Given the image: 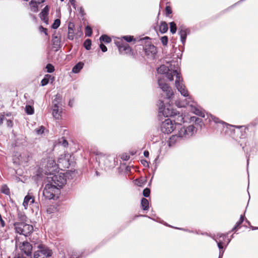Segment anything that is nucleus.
Returning a JSON list of instances; mask_svg holds the SVG:
<instances>
[{
    "mask_svg": "<svg viewBox=\"0 0 258 258\" xmlns=\"http://www.w3.org/2000/svg\"><path fill=\"white\" fill-rule=\"evenodd\" d=\"M18 218L22 222H24L26 220L27 217L23 213L19 212L18 214Z\"/></svg>",
    "mask_w": 258,
    "mask_h": 258,
    "instance_id": "36",
    "label": "nucleus"
},
{
    "mask_svg": "<svg viewBox=\"0 0 258 258\" xmlns=\"http://www.w3.org/2000/svg\"><path fill=\"white\" fill-rule=\"evenodd\" d=\"M14 258H26L20 254L16 255Z\"/></svg>",
    "mask_w": 258,
    "mask_h": 258,
    "instance_id": "55",
    "label": "nucleus"
},
{
    "mask_svg": "<svg viewBox=\"0 0 258 258\" xmlns=\"http://www.w3.org/2000/svg\"><path fill=\"white\" fill-rule=\"evenodd\" d=\"M145 51V55L148 58L154 59L156 57L157 49H142Z\"/></svg>",
    "mask_w": 258,
    "mask_h": 258,
    "instance_id": "23",
    "label": "nucleus"
},
{
    "mask_svg": "<svg viewBox=\"0 0 258 258\" xmlns=\"http://www.w3.org/2000/svg\"><path fill=\"white\" fill-rule=\"evenodd\" d=\"M49 9L48 6H46L42 11V12L40 13V17L42 20H43L44 22L47 23L48 22V18L47 15L48 14Z\"/></svg>",
    "mask_w": 258,
    "mask_h": 258,
    "instance_id": "20",
    "label": "nucleus"
},
{
    "mask_svg": "<svg viewBox=\"0 0 258 258\" xmlns=\"http://www.w3.org/2000/svg\"><path fill=\"white\" fill-rule=\"evenodd\" d=\"M144 155L146 157H148L149 156V153L148 151H145L144 152Z\"/></svg>",
    "mask_w": 258,
    "mask_h": 258,
    "instance_id": "56",
    "label": "nucleus"
},
{
    "mask_svg": "<svg viewBox=\"0 0 258 258\" xmlns=\"http://www.w3.org/2000/svg\"><path fill=\"white\" fill-rule=\"evenodd\" d=\"M138 42H141L140 44H143L145 43V48H152V47H154L152 44L151 39L148 37L140 38L138 40Z\"/></svg>",
    "mask_w": 258,
    "mask_h": 258,
    "instance_id": "17",
    "label": "nucleus"
},
{
    "mask_svg": "<svg viewBox=\"0 0 258 258\" xmlns=\"http://www.w3.org/2000/svg\"><path fill=\"white\" fill-rule=\"evenodd\" d=\"M176 128L175 121L169 118L165 119L160 124L161 131L165 134L171 133Z\"/></svg>",
    "mask_w": 258,
    "mask_h": 258,
    "instance_id": "7",
    "label": "nucleus"
},
{
    "mask_svg": "<svg viewBox=\"0 0 258 258\" xmlns=\"http://www.w3.org/2000/svg\"><path fill=\"white\" fill-rule=\"evenodd\" d=\"M170 31L171 33L174 34L176 33L177 28L176 24L174 22H170Z\"/></svg>",
    "mask_w": 258,
    "mask_h": 258,
    "instance_id": "34",
    "label": "nucleus"
},
{
    "mask_svg": "<svg viewBox=\"0 0 258 258\" xmlns=\"http://www.w3.org/2000/svg\"><path fill=\"white\" fill-rule=\"evenodd\" d=\"M228 233L226 234H221L219 235V237L218 239L216 240L218 248L220 249V250H222L221 249L223 248V241L227 238Z\"/></svg>",
    "mask_w": 258,
    "mask_h": 258,
    "instance_id": "21",
    "label": "nucleus"
},
{
    "mask_svg": "<svg viewBox=\"0 0 258 258\" xmlns=\"http://www.w3.org/2000/svg\"><path fill=\"white\" fill-rule=\"evenodd\" d=\"M92 31L91 28L87 26L85 28V35L87 36H90L92 34Z\"/></svg>",
    "mask_w": 258,
    "mask_h": 258,
    "instance_id": "38",
    "label": "nucleus"
},
{
    "mask_svg": "<svg viewBox=\"0 0 258 258\" xmlns=\"http://www.w3.org/2000/svg\"><path fill=\"white\" fill-rule=\"evenodd\" d=\"M100 163L104 164L105 170L113 168L115 166L114 158L112 157H104Z\"/></svg>",
    "mask_w": 258,
    "mask_h": 258,
    "instance_id": "11",
    "label": "nucleus"
},
{
    "mask_svg": "<svg viewBox=\"0 0 258 258\" xmlns=\"http://www.w3.org/2000/svg\"><path fill=\"white\" fill-rule=\"evenodd\" d=\"M57 165L60 168H69L70 163L68 160V155H61L57 160Z\"/></svg>",
    "mask_w": 258,
    "mask_h": 258,
    "instance_id": "13",
    "label": "nucleus"
},
{
    "mask_svg": "<svg viewBox=\"0 0 258 258\" xmlns=\"http://www.w3.org/2000/svg\"><path fill=\"white\" fill-rule=\"evenodd\" d=\"M108 49H101L102 52H105Z\"/></svg>",
    "mask_w": 258,
    "mask_h": 258,
    "instance_id": "63",
    "label": "nucleus"
},
{
    "mask_svg": "<svg viewBox=\"0 0 258 258\" xmlns=\"http://www.w3.org/2000/svg\"><path fill=\"white\" fill-rule=\"evenodd\" d=\"M5 113H1L0 115V126L3 123V121L5 119Z\"/></svg>",
    "mask_w": 258,
    "mask_h": 258,
    "instance_id": "47",
    "label": "nucleus"
},
{
    "mask_svg": "<svg viewBox=\"0 0 258 258\" xmlns=\"http://www.w3.org/2000/svg\"><path fill=\"white\" fill-rule=\"evenodd\" d=\"M122 39L127 42H133V44L138 42L139 38H134L133 36L127 35L122 37Z\"/></svg>",
    "mask_w": 258,
    "mask_h": 258,
    "instance_id": "26",
    "label": "nucleus"
},
{
    "mask_svg": "<svg viewBox=\"0 0 258 258\" xmlns=\"http://www.w3.org/2000/svg\"><path fill=\"white\" fill-rule=\"evenodd\" d=\"M100 48H101V49H106L107 48V47L105 46V45L104 44H103L102 43V42H100Z\"/></svg>",
    "mask_w": 258,
    "mask_h": 258,
    "instance_id": "57",
    "label": "nucleus"
},
{
    "mask_svg": "<svg viewBox=\"0 0 258 258\" xmlns=\"http://www.w3.org/2000/svg\"><path fill=\"white\" fill-rule=\"evenodd\" d=\"M38 249L34 252V258H47L52 255V251L44 245L40 244L38 245Z\"/></svg>",
    "mask_w": 258,
    "mask_h": 258,
    "instance_id": "8",
    "label": "nucleus"
},
{
    "mask_svg": "<svg viewBox=\"0 0 258 258\" xmlns=\"http://www.w3.org/2000/svg\"><path fill=\"white\" fill-rule=\"evenodd\" d=\"M74 27V25L73 23H70L68 25V30L73 31V28Z\"/></svg>",
    "mask_w": 258,
    "mask_h": 258,
    "instance_id": "50",
    "label": "nucleus"
},
{
    "mask_svg": "<svg viewBox=\"0 0 258 258\" xmlns=\"http://www.w3.org/2000/svg\"><path fill=\"white\" fill-rule=\"evenodd\" d=\"M50 79L51 80V82H52L54 80V78L53 77H51L50 75H45L44 77V78L41 81V85L42 86H46L49 83V81Z\"/></svg>",
    "mask_w": 258,
    "mask_h": 258,
    "instance_id": "25",
    "label": "nucleus"
},
{
    "mask_svg": "<svg viewBox=\"0 0 258 258\" xmlns=\"http://www.w3.org/2000/svg\"><path fill=\"white\" fill-rule=\"evenodd\" d=\"M45 68L46 69V72L48 73H51L54 71V66L50 63L47 64Z\"/></svg>",
    "mask_w": 258,
    "mask_h": 258,
    "instance_id": "35",
    "label": "nucleus"
},
{
    "mask_svg": "<svg viewBox=\"0 0 258 258\" xmlns=\"http://www.w3.org/2000/svg\"><path fill=\"white\" fill-rule=\"evenodd\" d=\"M70 2L71 3V5H72V6L75 9H76L77 8V5H76V1L75 0H70Z\"/></svg>",
    "mask_w": 258,
    "mask_h": 258,
    "instance_id": "51",
    "label": "nucleus"
},
{
    "mask_svg": "<svg viewBox=\"0 0 258 258\" xmlns=\"http://www.w3.org/2000/svg\"><path fill=\"white\" fill-rule=\"evenodd\" d=\"M114 43L118 48H127L126 44L124 43L121 38H116L114 40Z\"/></svg>",
    "mask_w": 258,
    "mask_h": 258,
    "instance_id": "24",
    "label": "nucleus"
},
{
    "mask_svg": "<svg viewBox=\"0 0 258 258\" xmlns=\"http://www.w3.org/2000/svg\"><path fill=\"white\" fill-rule=\"evenodd\" d=\"M161 42L164 45L167 44L168 42V38L167 36H163L161 38Z\"/></svg>",
    "mask_w": 258,
    "mask_h": 258,
    "instance_id": "44",
    "label": "nucleus"
},
{
    "mask_svg": "<svg viewBox=\"0 0 258 258\" xmlns=\"http://www.w3.org/2000/svg\"><path fill=\"white\" fill-rule=\"evenodd\" d=\"M121 158L124 160H128L130 158V156L126 155H123L121 157Z\"/></svg>",
    "mask_w": 258,
    "mask_h": 258,
    "instance_id": "53",
    "label": "nucleus"
},
{
    "mask_svg": "<svg viewBox=\"0 0 258 258\" xmlns=\"http://www.w3.org/2000/svg\"><path fill=\"white\" fill-rule=\"evenodd\" d=\"M84 63L82 62H79L76 64L72 69V72L74 73H78L83 68Z\"/></svg>",
    "mask_w": 258,
    "mask_h": 258,
    "instance_id": "27",
    "label": "nucleus"
},
{
    "mask_svg": "<svg viewBox=\"0 0 258 258\" xmlns=\"http://www.w3.org/2000/svg\"><path fill=\"white\" fill-rule=\"evenodd\" d=\"M158 84L159 87L165 94L166 98L171 99L173 95V92L171 87L165 82L163 76H158Z\"/></svg>",
    "mask_w": 258,
    "mask_h": 258,
    "instance_id": "6",
    "label": "nucleus"
},
{
    "mask_svg": "<svg viewBox=\"0 0 258 258\" xmlns=\"http://www.w3.org/2000/svg\"><path fill=\"white\" fill-rule=\"evenodd\" d=\"M68 38L71 40L74 39V30L73 31L68 30Z\"/></svg>",
    "mask_w": 258,
    "mask_h": 258,
    "instance_id": "43",
    "label": "nucleus"
},
{
    "mask_svg": "<svg viewBox=\"0 0 258 258\" xmlns=\"http://www.w3.org/2000/svg\"><path fill=\"white\" fill-rule=\"evenodd\" d=\"M21 251L27 256H31L32 253V246L27 241L23 242L20 246Z\"/></svg>",
    "mask_w": 258,
    "mask_h": 258,
    "instance_id": "14",
    "label": "nucleus"
},
{
    "mask_svg": "<svg viewBox=\"0 0 258 258\" xmlns=\"http://www.w3.org/2000/svg\"><path fill=\"white\" fill-rule=\"evenodd\" d=\"M189 33V30L188 29L181 27L179 29L178 34L180 37V40L183 45L184 44L186 36Z\"/></svg>",
    "mask_w": 258,
    "mask_h": 258,
    "instance_id": "16",
    "label": "nucleus"
},
{
    "mask_svg": "<svg viewBox=\"0 0 258 258\" xmlns=\"http://www.w3.org/2000/svg\"><path fill=\"white\" fill-rule=\"evenodd\" d=\"M51 181L50 183L53 184L54 185L58 187L59 189L66 183V179L64 178V174L62 173L53 175L51 177Z\"/></svg>",
    "mask_w": 258,
    "mask_h": 258,
    "instance_id": "10",
    "label": "nucleus"
},
{
    "mask_svg": "<svg viewBox=\"0 0 258 258\" xmlns=\"http://www.w3.org/2000/svg\"><path fill=\"white\" fill-rule=\"evenodd\" d=\"M79 12H80V13L82 15H84V9L82 7H80V8H79Z\"/></svg>",
    "mask_w": 258,
    "mask_h": 258,
    "instance_id": "54",
    "label": "nucleus"
},
{
    "mask_svg": "<svg viewBox=\"0 0 258 258\" xmlns=\"http://www.w3.org/2000/svg\"><path fill=\"white\" fill-rule=\"evenodd\" d=\"M60 21L59 19H56L55 20L54 22H53V24L52 25V28L54 29H57L60 25Z\"/></svg>",
    "mask_w": 258,
    "mask_h": 258,
    "instance_id": "37",
    "label": "nucleus"
},
{
    "mask_svg": "<svg viewBox=\"0 0 258 258\" xmlns=\"http://www.w3.org/2000/svg\"><path fill=\"white\" fill-rule=\"evenodd\" d=\"M170 53L172 60L170 61L171 64L167 67L164 64L161 65L157 69V72L160 74H166V77L169 81H173V77L175 76V87L181 95L187 97L184 101H176V104L178 107H187L188 110L194 114L205 117V112L202 110L200 107L192 100V98L189 95L188 91L183 84V79L181 76L180 71H178L179 65L178 61L174 59L179 58L182 54V49H170Z\"/></svg>",
    "mask_w": 258,
    "mask_h": 258,
    "instance_id": "1",
    "label": "nucleus"
},
{
    "mask_svg": "<svg viewBox=\"0 0 258 258\" xmlns=\"http://www.w3.org/2000/svg\"><path fill=\"white\" fill-rule=\"evenodd\" d=\"M143 196L145 197H149L150 194V190L148 188H146L144 189L143 192Z\"/></svg>",
    "mask_w": 258,
    "mask_h": 258,
    "instance_id": "40",
    "label": "nucleus"
},
{
    "mask_svg": "<svg viewBox=\"0 0 258 258\" xmlns=\"http://www.w3.org/2000/svg\"><path fill=\"white\" fill-rule=\"evenodd\" d=\"M118 51L120 55H126L135 57V53H137V49H118Z\"/></svg>",
    "mask_w": 258,
    "mask_h": 258,
    "instance_id": "18",
    "label": "nucleus"
},
{
    "mask_svg": "<svg viewBox=\"0 0 258 258\" xmlns=\"http://www.w3.org/2000/svg\"><path fill=\"white\" fill-rule=\"evenodd\" d=\"M1 192L6 195H9L10 193V189L6 185H3L2 186Z\"/></svg>",
    "mask_w": 258,
    "mask_h": 258,
    "instance_id": "33",
    "label": "nucleus"
},
{
    "mask_svg": "<svg viewBox=\"0 0 258 258\" xmlns=\"http://www.w3.org/2000/svg\"><path fill=\"white\" fill-rule=\"evenodd\" d=\"M16 232L25 236H29L33 231V227L25 222H15L14 224Z\"/></svg>",
    "mask_w": 258,
    "mask_h": 258,
    "instance_id": "4",
    "label": "nucleus"
},
{
    "mask_svg": "<svg viewBox=\"0 0 258 258\" xmlns=\"http://www.w3.org/2000/svg\"><path fill=\"white\" fill-rule=\"evenodd\" d=\"M244 217L242 215H241L239 221L236 223V226L239 227V225L243 222Z\"/></svg>",
    "mask_w": 258,
    "mask_h": 258,
    "instance_id": "46",
    "label": "nucleus"
},
{
    "mask_svg": "<svg viewBox=\"0 0 258 258\" xmlns=\"http://www.w3.org/2000/svg\"><path fill=\"white\" fill-rule=\"evenodd\" d=\"M248 163H249V159H247V165L248 164Z\"/></svg>",
    "mask_w": 258,
    "mask_h": 258,
    "instance_id": "64",
    "label": "nucleus"
},
{
    "mask_svg": "<svg viewBox=\"0 0 258 258\" xmlns=\"http://www.w3.org/2000/svg\"><path fill=\"white\" fill-rule=\"evenodd\" d=\"M165 10L167 15L170 14L172 13L171 9L169 6H167L166 7Z\"/></svg>",
    "mask_w": 258,
    "mask_h": 258,
    "instance_id": "48",
    "label": "nucleus"
},
{
    "mask_svg": "<svg viewBox=\"0 0 258 258\" xmlns=\"http://www.w3.org/2000/svg\"><path fill=\"white\" fill-rule=\"evenodd\" d=\"M237 227H238V226H236V225H235L234 226V227L232 229L231 231H233L235 230Z\"/></svg>",
    "mask_w": 258,
    "mask_h": 258,
    "instance_id": "61",
    "label": "nucleus"
},
{
    "mask_svg": "<svg viewBox=\"0 0 258 258\" xmlns=\"http://www.w3.org/2000/svg\"><path fill=\"white\" fill-rule=\"evenodd\" d=\"M62 105L54 104L52 106V115L55 119H60L62 117Z\"/></svg>",
    "mask_w": 258,
    "mask_h": 258,
    "instance_id": "12",
    "label": "nucleus"
},
{
    "mask_svg": "<svg viewBox=\"0 0 258 258\" xmlns=\"http://www.w3.org/2000/svg\"><path fill=\"white\" fill-rule=\"evenodd\" d=\"M5 115H6L7 116H11L12 115V113L11 112H8V113H7Z\"/></svg>",
    "mask_w": 258,
    "mask_h": 258,
    "instance_id": "60",
    "label": "nucleus"
},
{
    "mask_svg": "<svg viewBox=\"0 0 258 258\" xmlns=\"http://www.w3.org/2000/svg\"><path fill=\"white\" fill-rule=\"evenodd\" d=\"M73 102H74V100H70V101L69 102V105L70 107H72L73 105Z\"/></svg>",
    "mask_w": 258,
    "mask_h": 258,
    "instance_id": "59",
    "label": "nucleus"
},
{
    "mask_svg": "<svg viewBox=\"0 0 258 258\" xmlns=\"http://www.w3.org/2000/svg\"><path fill=\"white\" fill-rule=\"evenodd\" d=\"M52 41H53V44L54 45H56V46L59 45L60 40L58 37H57V36L54 37L53 38Z\"/></svg>",
    "mask_w": 258,
    "mask_h": 258,
    "instance_id": "41",
    "label": "nucleus"
},
{
    "mask_svg": "<svg viewBox=\"0 0 258 258\" xmlns=\"http://www.w3.org/2000/svg\"><path fill=\"white\" fill-rule=\"evenodd\" d=\"M46 167L50 173L52 172L56 167L55 161L52 159H48L46 164Z\"/></svg>",
    "mask_w": 258,
    "mask_h": 258,
    "instance_id": "22",
    "label": "nucleus"
},
{
    "mask_svg": "<svg viewBox=\"0 0 258 258\" xmlns=\"http://www.w3.org/2000/svg\"><path fill=\"white\" fill-rule=\"evenodd\" d=\"M168 29V25L165 22H161L159 26V31L162 33H164L167 31Z\"/></svg>",
    "mask_w": 258,
    "mask_h": 258,
    "instance_id": "28",
    "label": "nucleus"
},
{
    "mask_svg": "<svg viewBox=\"0 0 258 258\" xmlns=\"http://www.w3.org/2000/svg\"><path fill=\"white\" fill-rule=\"evenodd\" d=\"M14 157H17L19 163H22L23 162L27 163L28 162L29 158V156L27 153H23L21 154L18 155V156L16 154Z\"/></svg>",
    "mask_w": 258,
    "mask_h": 258,
    "instance_id": "19",
    "label": "nucleus"
},
{
    "mask_svg": "<svg viewBox=\"0 0 258 258\" xmlns=\"http://www.w3.org/2000/svg\"><path fill=\"white\" fill-rule=\"evenodd\" d=\"M7 124L8 126L12 127L13 126V121L12 120H8L7 121Z\"/></svg>",
    "mask_w": 258,
    "mask_h": 258,
    "instance_id": "52",
    "label": "nucleus"
},
{
    "mask_svg": "<svg viewBox=\"0 0 258 258\" xmlns=\"http://www.w3.org/2000/svg\"><path fill=\"white\" fill-rule=\"evenodd\" d=\"M91 45V41L88 39L86 40L84 43V46L85 48H89Z\"/></svg>",
    "mask_w": 258,
    "mask_h": 258,
    "instance_id": "39",
    "label": "nucleus"
},
{
    "mask_svg": "<svg viewBox=\"0 0 258 258\" xmlns=\"http://www.w3.org/2000/svg\"><path fill=\"white\" fill-rule=\"evenodd\" d=\"M39 29L41 32H43L45 35H47V29L43 28L42 26H40Z\"/></svg>",
    "mask_w": 258,
    "mask_h": 258,
    "instance_id": "49",
    "label": "nucleus"
},
{
    "mask_svg": "<svg viewBox=\"0 0 258 258\" xmlns=\"http://www.w3.org/2000/svg\"><path fill=\"white\" fill-rule=\"evenodd\" d=\"M61 101H62V97H61V95H60L59 94H57L55 96V98L52 101V104H53V105H54V104L62 105Z\"/></svg>",
    "mask_w": 258,
    "mask_h": 258,
    "instance_id": "29",
    "label": "nucleus"
},
{
    "mask_svg": "<svg viewBox=\"0 0 258 258\" xmlns=\"http://www.w3.org/2000/svg\"><path fill=\"white\" fill-rule=\"evenodd\" d=\"M61 140H62V142H61V141H59L60 143H61L63 147H67L68 145L67 141L66 139H64L63 138H62Z\"/></svg>",
    "mask_w": 258,
    "mask_h": 258,
    "instance_id": "45",
    "label": "nucleus"
},
{
    "mask_svg": "<svg viewBox=\"0 0 258 258\" xmlns=\"http://www.w3.org/2000/svg\"><path fill=\"white\" fill-rule=\"evenodd\" d=\"M224 251L220 250L219 251V255L218 258H222L223 255Z\"/></svg>",
    "mask_w": 258,
    "mask_h": 258,
    "instance_id": "58",
    "label": "nucleus"
},
{
    "mask_svg": "<svg viewBox=\"0 0 258 258\" xmlns=\"http://www.w3.org/2000/svg\"><path fill=\"white\" fill-rule=\"evenodd\" d=\"M59 193V189L52 183H48L45 185L43 191V195L45 199L51 200L54 199L55 196Z\"/></svg>",
    "mask_w": 258,
    "mask_h": 258,
    "instance_id": "5",
    "label": "nucleus"
},
{
    "mask_svg": "<svg viewBox=\"0 0 258 258\" xmlns=\"http://www.w3.org/2000/svg\"><path fill=\"white\" fill-rule=\"evenodd\" d=\"M210 117V120H213L216 124L217 126H215V127L218 128V130H219L220 132H225L226 134L228 133V129L229 127L235 126L225 123L214 115H211Z\"/></svg>",
    "mask_w": 258,
    "mask_h": 258,
    "instance_id": "9",
    "label": "nucleus"
},
{
    "mask_svg": "<svg viewBox=\"0 0 258 258\" xmlns=\"http://www.w3.org/2000/svg\"><path fill=\"white\" fill-rule=\"evenodd\" d=\"M251 228L252 229V230H256V229H258V227H253V226H251Z\"/></svg>",
    "mask_w": 258,
    "mask_h": 258,
    "instance_id": "62",
    "label": "nucleus"
},
{
    "mask_svg": "<svg viewBox=\"0 0 258 258\" xmlns=\"http://www.w3.org/2000/svg\"><path fill=\"white\" fill-rule=\"evenodd\" d=\"M141 206L143 210H147L149 208V201L145 198H142L141 200Z\"/></svg>",
    "mask_w": 258,
    "mask_h": 258,
    "instance_id": "30",
    "label": "nucleus"
},
{
    "mask_svg": "<svg viewBox=\"0 0 258 258\" xmlns=\"http://www.w3.org/2000/svg\"><path fill=\"white\" fill-rule=\"evenodd\" d=\"M100 42H104L106 43H109L111 41L110 37L107 35H102L99 38Z\"/></svg>",
    "mask_w": 258,
    "mask_h": 258,
    "instance_id": "31",
    "label": "nucleus"
},
{
    "mask_svg": "<svg viewBox=\"0 0 258 258\" xmlns=\"http://www.w3.org/2000/svg\"><path fill=\"white\" fill-rule=\"evenodd\" d=\"M157 105L159 109V116L161 115L164 117L177 116V120L178 121V123H181L185 121L182 114H180L178 112L173 108L170 104H167L165 106L164 105L163 101L159 100L158 102Z\"/></svg>",
    "mask_w": 258,
    "mask_h": 258,
    "instance_id": "3",
    "label": "nucleus"
},
{
    "mask_svg": "<svg viewBox=\"0 0 258 258\" xmlns=\"http://www.w3.org/2000/svg\"><path fill=\"white\" fill-rule=\"evenodd\" d=\"M45 128L43 126H41L39 128L36 129V132L37 134L40 135L44 133Z\"/></svg>",
    "mask_w": 258,
    "mask_h": 258,
    "instance_id": "42",
    "label": "nucleus"
},
{
    "mask_svg": "<svg viewBox=\"0 0 258 258\" xmlns=\"http://www.w3.org/2000/svg\"><path fill=\"white\" fill-rule=\"evenodd\" d=\"M25 111L27 114H33L34 112V108L30 105H26L25 107Z\"/></svg>",
    "mask_w": 258,
    "mask_h": 258,
    "instance_id": "32",
    "label": "nucleus"
},
{
    "mask_svg": "<svg viewBox=\"0 0 258 258\" xmlns=\"http://www.w3.org/2000/svg\"><path fill=\"white\" fill-rule=\"evenodd\" d=\"M196 132L195 127L190 125L187 127L181 126L178 129L177 133L172 135L169 139L168 145L171 147L174 146L181 141L185 140L192 136Z\"/></svg>",
    "mask_w": 258,
    "mask_h": 258,
    "instance_id": "2",
    "label": "nucleus"
},
{
    "mask_svg": "<svg viewBox=\"0 0 258 258\" xmlns=\"http://www.w3.org/2000/svg\"><path fill=\"white\" fill-rule=\"evenodd\" d=\"M34 202V196L29 192L24 198L23 206L25 209H27L28 206L33 204Z\"/></svg>",
    "mask_w": 258,
    "mask_h": 258,
    "instance_id": "15",
    "label": "nucleus"
}]
</instances>
